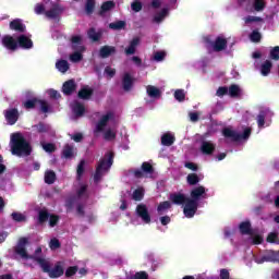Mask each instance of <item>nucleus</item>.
<instances>
[{"instance_id": "49", "label": "nucleus", "mask_w": 279, "mask_h": 279, "mask_svg": "<svg viewBox=\"0 0 279 279\" xmlns=\"http://www.w3.org/2000/svg\"><path fill=\"white\" fill-rule=\"evenodd\" d=\"M77 271H80V267H77V266L68 267L65 270V278H73V276H75V274H77Z\"/></svg>"}, {"instance_id": "58", "label": "nucleus", "mask_w": 279, "mask_h": 279, "mask_svg": "<svg viewBox=\"0 0 279 279\" xmlns=\"http://www.w3.org/2000/svg\"><path fill=\"white\" fill-rule=\"evenodd\" d=\"M105 141H114L117 138V133L112 130H107L104 135Z\"/></svg>"}, {"instance_id": "52", "label": "nucleus", "mask_w": 279, "mask_h": 279, "mask_svg": "<svg viewBox=\"0 0 279 279\" xmlns=\"http://www.w3.org/2000/svg\"><path fill=\"white\" fill-rule=\"evenodd\" d=\"M263 38V35L258 31H253L250 35V39L252 43H260V39Z\"/></svg>"}, {"instance_id": "61", "label": "nucleus", "mask_w": 279, "mask_h": 279, "mask_svg": "<svg viewBox=\"0 0 279 279\" xmlns=\"http://www.w3.org/2000/svg\"><path fill=\"white\" fill-rule=\"evenodd\" d=\"M105 73L108 75V77L112 78L117 75V70L114 68H111L110 65L105 68Z\"/></svg>"}, {"instance_id": "43", "label": "nucleus", "mask_w": 279, "mask_h": 279, "mask_svg": "<svg viewBox=\"0 0 279 279\" xmlns=\"http://www.w3.org/2000/svg\"><path fill=\"white\" fill-rule=\"evenodd\" d=\"M266 117H267V111H265V110H263V111H260L258 113L256 120H257V125H258L259 129L265 128V119H266Z\"/></svg>"}, {"instance_id": "62", "label": "nucleus", "mask_w": 279, "mask_h": 279, "mask_svg": "<svg viewBox=\"0 0 279 279\" xmlns=\"http://www.w3.org/2000/svg\"><path fill=\"white\" fill-rule=\"evenodd\" d=\"M165 56H167V53H165V51H157L154 54V60L156 62H162V60H165Z\"/></svg>"}, {"instance_id": "32", "label": "nucleus", "mask_w": 279, "mask_h": 279, "mask_svg": "<svg viewBox=\"0 0 279 279\" xmlns=\"http://www.w3.org/2000/svg\"><path fill=\"white\" fill-rule=\"evenodd\" d=\"M128 23L125 21H117L109 24V29H113L114 32H120V29H125Z\"/></svg>"}, {"instance_id": "26", "label": "nucleus", "mask_w": 279, "mask_h": 279, "mask_svg": "<svg viewBox=\"0 0 279 279\" xmlns=\"http://www.w3.org/2000/svg\"><path fill=\"white\" fill-rule=\"evenodd\" d=\"M86 112V107L80 101H76L73 107V113L75 117H84V113Z\"/></svg>"}, {"instance_id": "4", "label": "nucleus", "mask_w": 279, "mask_h": 279, "mask_svg": "<svg viewBox=\"0 0 279 279\" xmlns=\"http://www.w3.org/2000/svg\"><path fill=\"white\" fill-rule=\"evenodd\" d=\"M222 135L225 138H231L233 143H239V141H247V138L252 136V128H245L242 134L236 133V131L230 128H225L222 130Z\"/></svg>"}, {"instance_id": "14", "label": "nucleus", "mask_w": 279, "mask_h": 279, "mask_svg": "<svg viewBox=\"0 0 279 279\" xmlns=\"http://www.w3.org/2000/svg\"><path fill=\"white\" fill-rule=\"evenodd\" d=\"M112 117H114V114H112V112H108L105 116H102L100 118V120L98 121V123L96 124L95 132H104V129L108 125V121H110V119H112Z\"/></svg>"}, {"instance_id": "51", "label": "nucleus", "mask_w": 279, "mask_h": 279, "mask_svg": "<svg viewBox=\"0 0 279 279\" xmlns=\"http://www.w3.org/2000/svg\"><path fill=\"white\" fill-rule=\"evenodd\" d=\"M48 219L50 228H56V226H58V221H60V216L50 214Z\"/></svg>"}, {"instance_id": "50", "label": "nucleus", "mask_w": 279, "mask_h": 279, "mask_svg": "<svg viewBox=\"0 0 279 279\" xmlns=\"http://www.w3.org/2000/svg\"><path fill=\"white\" fill-rule=\"evenodd\" d=\"M269 58H270V60H275L276 62H278V60H279V46H275L270 49Z\"/></svg>"}, {"instance_id": "25", "label": "nucleus", "mask_w": 279, "mask_h": 279, "mask_svg": "<svg viewBox=\"0 0 279 279\" xmlns=\"http://www.w3.org/2000/svg\"><path fill=\"white\" fill-rule=\"evenodd\" d=\"M241 234L252 235V222L250 220L243 221L239 226Z\"/></svg>"}, {"instance_id": "37", "label": "nucleus", "mask_w": 279, "mask_h": 279, "mask_svg": "<svg viewBox=\"0 0 279 279\" xmlns=\"http://www.w3.org/2000/svg\"><path fill=\"white\" fill-rule=\"evenodd\" d=\"M61 12H62V9L54 7L50 10L46 11V16L48 19H58V16H60Z\"/></svg>"}, {"instance_id": "2", "label": "nucleus", "mask_w": 279, "mask_h": 279, "mask_svg": "<svg viewBox=\"0 0 279 279\" xmlns=\"http://www.w3.org/2000/svg\"><path fill=\"white\" fill-rule=\"evenodd\" d=\"M11 154L13 156H31L32 146L28 141L25 140L23 134L13 133L11 135Z\"/></svg>"}, {"instance_id": "13", "label": "nucleus", "mask_w": 279, "mask_h": 279, "mask_svg": "<svg viewBox=\"0 0 279 279\" xmlns=\"http://www.w3.org/2000/svg\"><path fill=\"white\" fill-rule=\"evenodd\" d=\"M4 118L7 119L9 125H14L19 121V109L12 108L4 111Z\"/></svg>"}, {"instance_id": "23", "label": "nucleus", "mask_w": 279, "mask_h": 279, "mask_svg": "<svg viewBox=\"0 0 279 279\" xmlns=\"http://www.w3.org/2000/svg\"><path fill=\"white\" fill-rule=\"evenodd\" d=\"M87 36L89 40H93V43H99V40H101V32H97L95 27L88 29Z\"/></svg>"}, {"instance_id": "31", "label": "nucleus", "mask_w": 279, "mask_h": 279, "mask_svg": "<svg viewBox=\"0 0 279 279\" xmlns=\"http://www.w3.org/2000/svg\"><path fill=\"white\" fill-rule=\"evenodd\" d=\"M146 90H147V95L153 97L154 99H158V97H160L161 95L160 89L154 85H148Z\"/></svg>"}, {"instance_id": "47", "label": "nucleus", "mask_w": 279, "mask_h": 279, "mask_svg": "<svg viewBox=\"0 0 279 279\" xmlns=\"http://www.w3.org/2000/svg\"><path fill=\"white\" fill-rule=\"evenodd\" d=\"M11 217L13 219V221H16L17 223H22L23 221H27V218L25 217V215L21 214V213H12Z\"/></svg>"}, {"instance_id": "56", "label": "nucleus", "mask_w": 279, "mask_h": 279, "mask_svg": "<svg viewBox=\"0 0 279 279\" xmlns=\"http://www.w3.org/2000/svg\"><path fill=\"white\" fill-rule=\"evenodd\" d=\"M38 104L40 105V111L44 112V114H47V112H49V102H47V100H40L38 101Z\"/></svg>"}, {"instance_id": "53", "label": "nucleus", "mask_w": 279, "mask_h": 279, "mask_svg": "<svg viewBox=\"0 0 279 279\" xmlns=\"http://www.w3.org/2000/svg\"><path fill=\"white\" fill-rule=\"evenodd\" d=\"M84 57L82 56V51L77 50L75 52H73L71 56H70V60L72 62H82V59Z\"/></svg>"}, {"instance_id": "64", "label": "nucleus", "mask_w": 279, "mask_h": 279, "mask_svg": "<svg viewBox=\"0 0 279 279\" xmlns=\"http://www.w3.org/2000/svg\"><path fill=\"white\" fill-rule=\"evenodd\" d=\"M267 242L268 243H278V233L276 232H270L267 236Z\"/></svg>"}, {"instance_id": "42", "label": "nucleus", "mask_w": 279, "mask_h": 279, "mask_svg": "<svg viewBox=\"0 0 279 279\" xmlns=\"http://www.w3.org/2000/svg\"><path fill=\"white\" fill-rule=\"evenodd\" d=\"M39 134H47L49 132V125L44 122H39L33 126Z\"/></svg>"}, {"instance_id": "57", "label": "nucleus", "mask_w": 279, "mask_h": 279, "mask_svg": "<svg viewBox=\"0 0 279 279\" xmlns=\"http://www.w3.org/2000/svg\"><path fill=\"white\" fill-rule=\"evenodd\" d=\"M131 9L133 12H141V10H143V3L138 0H135L131 3Z\"/></svg>"}, {"instance_id": "54", "label": "nucleus", "mask_w": 279, "mask_h": 279, "mask_svg": "<svg viewBox=\"0 0 279 279\" xmlns=\"http://www.w3.org/2000/svg\"><path fill=\"white\" fill-rule=\"evenodd\" d=\"M174 99H177V101H184V99H186V94H184V89H177L174 92Z\"/></svg>"}, {"instance_id": "1", "label": "nucleus", "mask_w": 279, "mask_h": 279, "mask_svg": "<svg viewBox=\"0 0 279 279\" xmlns=\"http://www.w3.org/2000/svg\"><path fill=\"white\" fill-rule=\"evenodd\" d=\"M27 245H29V238L22 236L19 239L17 244L14 246V252L17 256H21L24 260H35V263H38L44 274H48L51 279L62 278V276H64V268L60 263H57L54 267L51 268V264H49L47 259L28 255Z\"/></svg>"}, {"instance_id": "40", "label": "nucleus", "mask_w": 279, "mask_h": 279, "mask_svg": "<svg viewBox=\"0 0 279 279\" xmlns=\"http://www.w3.org/2000/svg\"><path fill=\"white\" fill-rule=\"evenodd\" d=\"M56 182V172L53 170H48L45 173V183L53 184Z\"/></svg>"}, {"instance_id": "45", "label": "nucleus", "mask_w": 279, "mask_h": 279, "mask_svg": "<svg viewBox=\"0 0 279 279\" xmlns=\"http://www.w3.org/2000/svg\"><path fill=\"white\" fill-rule=\"evenodd\" d=\"M244 23L246 25H250V23H263V17L254 16V15H247L246 17H244Z\"/></svg>"}, {"instance_id": "18", "label": "nucleus", "mask_w": 279, "mask_h": 279, "mask_svg": "<svg viewBox=\"0 0 279 279\" xmlns=\"http://www.w3.org/2000/svg\"><path fill=\"white\" fill-rule=\"evenodd\" d=\"M187 199L189 197H186V195L182 193H173L170 195V201L172 202V204H175L177 206L184 205Z\"/></svg>"}, {"instance_id": "20", "label": "nucleus", "mask_w": 279, "mask_h": 279, "mask_svg": "<svg viewBox=\"0 0 279 279\" xmlns=\"http://www.w3.org/2000/svg\"><path fill=\"white\" fill-rule=\"evenodd\" d=\"M71 43H72V49H74V51L85 50L84 46H82V36L80 35L72 36Z\"/></svg>"}, {"instance_id": "48", "label": "nucleus", "mask_w": 279, "mask_h": 279, "mask_svg": "<svg viewBox=\"0 0 279 279\" xmlns=\"http://www.w3.org/2000/svg\"><path fill=\"white\" fill-rule=\"evenodd\" d=\"M84 167H86V160L82 159L76 168V175H77L78 180H80V178H82V175H84V171H85Z\"/></svg>"}, {"instance_id": "46", "label": "nucleus", "mask_w": 279, "mask_h": 279, "mask_svg": "<svg viewBox=\"0 0 279 279\" xmlns=\"http://www.w3.org/2000/svg\"><path fill=\"white\" fill-rule=\"evenodd\" d=\"M85 12L88 15H90V14H93V12H95V0H86Z\"/></svg>"}, {"instance_id": "11", "label": "nucleus", "mask_w": 279, "mask_h": 279, "mask_svg": "<svg viewBox=\"0 0 279 279\" xmlns=\"http://www.w3.org/2000/svg\"><path fill=\"white\" fill-rule=\"evenodd\" d=\"M2 45L5 47V49H9V51H16L19 49V43L14 37L10 35H5L2 38Z\"/></svg>"}, {"instance_id": "6", "label": "nucleus", "mask_w": 279, "mask_h": 279, "mask_svg": "<svg viewBox=\"0 0 279 279\" xmlns=\"http://www.w3.org/2000/svg\"><path fill=\"white\" fill-rule=\"evenodd\" d=\"M205 43L207 45H211L214 51L219 53V51H225V49H228V39L218 36L215 41L210 40V38L206 37Z\"/></svg>"}, {"instance_id": "36", "label": "nucleus", "mask_w": 279, "mask_h": 279, "mask_svg": "<svg viewBox=\"0 0 279 279\" xmlns=\"http://www.w3.org/2000/svg\"><path fill=\"white\" fill-rule=\"evenodd\" d=\"M56 68L58 69V71H60V73H66V71H69V69H70L69 61L59 60L56 63Z\"/></svg>"}, {"instance_id": "33", "label": "nucleus", "mask_w": 279, "mask_h": 279, "mask_svg": "<svg viewBox=\"0 0 279 279\" xmlns=\"http://www.w3.org/2000/svg\"><path fill=\"white\" fill-rule=\"evenodd\" d=\"M170 208H171V202L165 201L159 203V205L157 206V213L158 215H165V213H167V210H169Z\"/></svg>"}, {"instance_id": "28", "label": "nucleus", "mask_w": 279, "mask_h": 279, "mask_svg": "<svg viewBox=\"0 0 279 279\" xmlns=\"http://www.w3.org/2000/svg\"><path fill=\"white\" fill-rule=\"evenodd\" d=\"M74 149L75 148L72 145L65 144L63 149H62L63 158H65L66 160H71V158H73Z\"/></svg>"}, {"instance_id": "8", "label": "nucleus", "mask_w": 279, "mask_h": 279, "mask_svg": "<svg viewBox=\"0 0 279 279\" xmlns=\"http://www.w3.org/2000/svg\"><path fill=\"white\" fill-rule=\"evenodd\" d=\"M135 213L144 223H151V215H149V209L147 208V205L138 204L136 206Z\"/></svg>"}, {"instance_id": "60", "label": "nucleus", "mask_w": 279, "mask_h": 279, "mask_svg": "<svg viewBox=\"0 0 279 279\" xmlns=\"http://www.w3.org/2000/svg\"><path fill=\"white\" fill-rule=\"evenodd\" d=\"M60 246H61L60 240H58L57 238H53L50 240V243H49L50 250H58L60 248Z\"/></svg>"}, {"instance_id": "34", "label": "nucleus", "mask_w": 279, "mask_h": 279, "mask_svg": "<svg viewBox=\"0 0 279 279\" xmlns=\"http://www.w3.org/2000/svg\"><path fill=\"white\" fill-rule=\"evenodd\" d=\"M144 197H145V189L143 187L136 189L132 194V199H134V202H143Z\"/></svg>"}, {"instance_id": "16", "label": "nucleus", "mask_w": 279, "mask_h": 279, "mask_svg": "<svg viewBox=\"0 0 279 279\" xmlns=\"http://www.w3.org/2000/svg\"><path fill=\"white\" fill-rule=\"evenodd\" d=\"M17 47H21V49H32V47H34V41L26 35H20L17 37Z\"/></svg>"}, {"instance_id": "38", "label": "nucleus", "mask_w": 279, "mask_h": 279, "mask_svg": "<svg viewBox=\"0 0 279 279\" xmlns=\"http://www.w3.org/2000/svg\"><path fill=\"white\" fill-rule=\"evenodd\" d=\"M186 182L190 186H195L196 184H199V175H197V173H190L186 177Z\"/></svg>"}, {"instance_id": "59", "label": "nucleus", "mask_w": 279, "mask_h": 279, "mask_svg": "<svg viewBox=\"0 0 279 279\" xmlns=\"http://www.w3.org/2000/svg\"><path fill=\"white\" fill-rule=\"evenodd\" d=\"M43 149H45L48 154H53V151H56V144L53 143L44 144Z\"/></svg>"}, {"instance_id": "55", "label": "nucleus", "mask_w": 279, "mask_h": 279, "mask_svg": "<svg viewBox=\"0 0 279 279\" xmlns=\"http://www.w3.org/2000/svg\"><path fill=\"white\" fill-rule=\"evenodd\" d=\"M75 196H70L65 199V208L68 210H73V206H75Z\"/></svg>"}, {"instance_id": "30", "label": "nucleus", "mask_w": 279, "mask_h": 279, "mask_svg": "<svg viewBox=\"0 0 279 279\" xmlns=\"http://www.w3.org/2000/svg\"><path fill=\"white\" fill-rule=\"evenodd\" d=\"M51 214L47 209H40L38 211V225L43 226V223H46V221H49V217Z\"/></svg>"}, {"instance_id": "44", "label": "nucleus", "mask_w": 279, "mask_h": 279, "mask_svg": "<svg viewBox=\"0 0 279 279\" xmlns=\"http://www.w3.org/2000/svg\"><path fill=\"white\" fill-rule=\"evenodd\" d=\"M265 0H254L253 8L255 12H263V10H265Z\"/></svg>"}, {"instance_id": "21", "label": "nucleus", "mask_w": 279, "mask_h": 279, "mask_svg": "<svg viewBox=\"0 0 279 279\" xmlns=\"http://www.w3.org/2000/svg\"><path fill=\"white\" fill-rule=\"evenodd\" d=\"M10 29L14 32H20L21 34L25 33V24L21 20L16 19L10 22Z\"/></svg>"}, {"instance_id": "63", "label": "nucleus", "mask_w": 279, "mask_h": 279, "mask_svg": "<svg viewBox=\"0 0 279 279\" xmlns=\"http://www.w3.org/2000/svg\"><path fill=\"white\" fill-rule=\"evenodd\" d=\"M228 87L227 86H220L217 92L216 95L217 97H225V95H228Z\"/></svg>"}, {"instance_id": "35", "label": "nucleus", "mask_w": 279, "mask_h": 279, "mask_svg": "<svg viewBox=\"0 0 279 279\" xmlns=\"http://www.w3.org/2000/svg\"><path fill=\"white\" fill-rule=\"evenodd\" d=\"M38 101H40V99H38L36 97L28 99L23 102V108H25V110H34V108H36V105L38 104Z\"/></svg>"}, {"instance_id": "29", "label": "nucleus", "mask_w": 279, "mask_h": 279, "mask_svg": "<svg viewBox=\"0 0 279 279\" xmlns=\"http://www.w3.org/2000/svg\"><path fill=\"white\" fill-rule=\"evenodd\" d=\"M274 66V63H271L270 60H266L262 66H260V73L262 75H264L265 77H267V75H269V73H271V68Z\"/></svg>"}, {"instance_id": "41", "label": "nucleus", "mask_w": 279, "mask_h": 279, "mask_svg": "<svg viewBox=\"0 0 279 279\" xmlns=\"http://www.w3.org/2000/svg\"><path fill=\"white\" fill-rule=\"evenodd\" d=\"M126 279H149V274H147L145 270H141L126 277Z\"/></svg>"}, {"instance_id": "9", "label": "nucleus", "mask_w": 279, "mask_h": 279, "mask_svg": "<svg viewBox=\"0 0 279 279\" xmlns=\"http://www.w3.org/2000/svg\"><path fill=\"white\" fill-rule=\"evenodd\" d=\"M77 90V83H75V80L71 78L63 83L62 85V93L66 97H71L73 93Z\"/></svg>"}, {"instance_id": "15", "label": "nucleus", "mask_w": 279, "mask_h": 279, "mask_svg": "<svg viewBox=\"0 0 279 279\" xmlns=\"http://www.w3.org/2000/svg\"><path fill=\"white\" fill-rule=\"evenodd\" d=\"M191 199H194V202H199L204 195H206V187L203 185H199L197 187H194L191 193Z\"/></svg>"}, {"instance_id": "27", "label": "nucleus", "mask_w": 279, "mask_h": 279, "mask_svg": "<svg viewBox=\"0 0 279 279\" xmlns=\"http://www.w3.org/2000/svg\"><path fill=\"white\" fill-rule=\"evenodd\" d=\"M228 92H229V97L233 99L236 97H241V87L236 84L230 85L228 88Z\"/></svg>"}, {"instance_id": "39", "label": "nucleus", "mask_w": 279, "mask_h": 279, "mask_svg": "<svg viewBox=\"0 0 279 279\" xmlns=\"http://www.w3.org/2000/svg\"><path fill=\"white\" fill-rule=\"evenodd\" d=\"M167 14H169V9H162L161 12L157 13L154 16L153 22L154 23H162V21L165 20V16H167Z\"/></svg>"}, {"instance_id": "10", "label": "nucleus", "mask_w": 279, "mask_h": 279, "mask_svg": "<svg viewBox=\"0 0 279 279\" xmlns=\"http://www.w3.org/2000/svg\"><path fill=\"white\" fill-rule=\"evenodd\" d=\"M199 149L204 156H213L215 154V149H217V146L210 141H203Z\"/></svg>"}, {"instance_id": "24", "label": "nucleus", "mask_w": 279, "mask_h": 279, "mask_svg": "<svg viewBox=\"0 0 279 279\" xmlns=\"http://www.w3.org/2000/svg\"><path fill=\"white\" fill-rule=\"evenodd\" d=\"M117 4L114 3V1H106L101 4L100 10H99V15L104 16V14H106V12H110V10H113V8Z\"/></svg>"}, {"instance_id": "7", "label": "nucleus", "mask_w": 279, "mask_h": 279, "mask_svg": "<svg viewBox=\"0 0 279 279\" xmlns=\"http://www.w3.org/2000/svg\"><path fill=\"white\" fill-rule=\"evenodd\" d=\"M198 206L199 203H197V201L187 197V201H185L183 208L184 216L187 217V219H192V217H195V213H197Z\"/></svg>"}, {"instance_id": "22", "label": "nucleus", "mask_w": 279, "mask_h": 279, "mask_svg": "<svg viewBox=\"0 0 279 279\" xmlns=\"http://www.w3.org/2000/svg\"><path fill=\"white\" fill-rule=\"evenodd\" d=\"M175 143V136H173L171 133H165L161 136V145L163 147H171Z\"/></svg>"}, {"instance_id": "5", "label": "nucleus", "mask_w": 279, "mask_h": 279, "mask_svg": "<svg viewBox=\"0 0 279 279\" xmlns=\"http://www.w3.org/2000/svg\"><path fill=\"white\" fill-rule=\"evenodd\" d=\"M132 173L137 180L148 178V175H154V166L148 161H144L141 169H135L132 171Z\"/></svg>"}, {"instance_id": "12", "label": "nucleus", "mask_w": 279, "mask_h": 279, "mask_svg": "<svg viewBox=\"0 0 279 279\" xmlns=\"http://www.w3.org/2000/svg\"><path fill=\"white\" fill-rule=\"evenodd\" d=\"M114 53H117V47L106 45L100 47L98 56L102 60H106V58H110V56H114Z\"/></svg>"}, {"instance_id": "3", "label": "nucleus", "mask_w": 279, "mask_h": 279, "mask_svg": "<svg viewBox=\"0 0 279 279\" xmlns=\"http://www.w3.org/2000/svg\"><path fill=\"white\" fill-rule=\"evenodd\" d=\"M114 165V153L108 151L105 154L104 158L98 161L95 174H94V182L97 184L101 180L104 175V171H108L110 167Z\"/></svg>"}, {"instance_id": "19", "label": "nucleus", "mask_w": 279, "mask_h": 279, "mask_svg": "<svg viewBox=\"0 0 279 279\" xmlns=\"http://www.w3.org/2000/svg\"><path fill=\"white\" fill-rule=\"evenodd\" d=\"M93 94H94L93 88H89L88 86H84L78 90L77 98L83 99L84 101H88V99L93 97Z\"/></svg>"}, {"instance_id": "17", "label": "nucleus", "mask_w": 279, "mask_h": 279, "mask_svg": "<svg viewBox=\"0 0 279 279\" xmlns=\"http://www.w3.org/2000/svg\"><path fill=\"white\" fill-rule=\"evenodd\" d=\"M132 86H134V78L130 73H125L122 77V88L125 93H130Z\"/></svg>"}]
</instances>
